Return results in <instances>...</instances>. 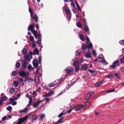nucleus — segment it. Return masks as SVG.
Masks as SVG:
<instances>
[{"label": "nucleus", "mask_w": 124, "mask_h": 124, "mask_svg": "<svg viewBox=\"0 0 124 124\" xmlns=\"http://www.w3.org/2000/svg\"><path fill=\"white\" fill-rule=\"evenodd\" d=\"M34 24L30 25L28 27V29L29 31H31V32L33 33L34 36L36 38L40 39L41 35L40 33L37 34V31L34 29Z\"/></svg>", "instance_id": "obj_1"}, {"label": "nucleus", "mask_w": 124, "mask_h": 124, "mask_svg": "<svg viewBox=\"0 0 124 124\" xmlns=\"http://www.w3.org/2000/svg\"><path fill=\"white\" fill-rule=\"evenodd\" d=\"M79 36L80 39L81 40L84 41L85 39L87 40L86 43L88 45L87 46H92V44L90 42V39L88 37L86 36L85 38L84 35L82 34H79Z\"/></svg>", "instance_id": "obj_2"}, {"label": "nucleus", "mask_w": 124, "mask_h": 124, "mask_svg": "<svg viewBox=\"0 0 124 124\" xmlns=\"http://www.w3.org/2000/svg\"><path fill=\"white\" fill-rule=\"evenodd\" d=\"M31 113H30L25 116L21 118H19L18 120V121L17 123V124H21L24 122L25 121L28 119L30 116L31 115Z\"/></svg>", "instance_id": "obj_3"}, {"label": "nucleus", "mask_w": 124, "mask_h": 124, "mask_svg": "<svg viewBox=\"0 0 124 124\" xmlns=\"http://www.w3.org/2000/svg\"><path fill=\"white\" fill-rule=\"evenodd\" d=\"M29 11L30 13V15L31 19H33L35 20L36 22H38V17L37 14L33 12V10L31 9V8L29 7Z\"/></svg>", "instance_id": "obj_4"}, {"label": "nucleus", "mask_w": 124, "mask_h": 124, "mask_svg": "<svg viewBox=\"0 0 124 124\" xmlns=\"http://www.w3.org/2000/svg\"><path fill=\"white\" fill-rule=\"evenodd\" d=\"M65 10L67 13L66 17L67 18H68L69 21H70L71 17V13L68 7H66L65 8Z\"/></svg>", "instance_id": "obj_5"}, {"label": "nucleus", "mask_w": 124, "mask_h": 124, "mask_svg": "<svg viewBox=\"0 0 124 124\" xmlns=\"http://www.w3.org/2000/svg\"><path fill=\"white\" fill-rule=\"evenodd\" d=\"M97 61L101 62L104 65H106L108 64V63L105 60L104 58L98 57H97Z\"/></svg>", "instance_id": "obj_6"}, {"label": "nucleus", "mask_w": 124, "mask_h": 124, "mask_svg": "<svg viewBox=\"0 0 124 124\" xmlns=\"http://www.w3.org/2000/svg\"><path fill=\"white\" fill-rule=\"evenodd\" d=\"M65 72H66L68 74H73L74 72L73 69L72 67H70L69 68H66L64 70Z\"/></svg>", "instance_id": "obj_7"}, {"label": "nucleus", "mask_w": 124, "mask_h": 124, "mask_svg": "<svg viewBox=\"0 0 124 124\" xmlns=\"http://www.w3.org/2000/svg\"><path fill=\"white\" fill-rule=\"evenodd\" d=\"M84 61V60L83 59H78L77 61H74V62L73 63L72 65L75 66L77 64H81Z\"/></svg>", "instance_id": "obj_8"}, {"label": "nucleus", "mask_w": 124, "mask_h": 124, "mask_svg": "<svg viewBox=\"0 0 124 124\" xmlns=\"http://www.w3.org/2000/svg\"><path fill=\"white\" fill-rule=\"evenodd\" d=\"M19 75L23 78H25L27 76L26 73L24 71H20L18 72Z\"/></svg>", "instance_id": "obj_9"}, {"label": "nucleus", "mask_w": 124, "mask_h": 124, "mask_svg": "<svg viewBox=\"0 0 124 124\" xmlns=\"http://www.w3.org/2000/svg\"><path fill=\"white\" fill-rule=\"evenodd\" d=\"M119 62L118 60L115 61L113 62V64L111 66L112 68H115L117 66V64Z\"/></svg>", "instance_id": "obj_10"}, {"label": "nucleus", "mask_w": 124, "mask_h": 124, "mask_svg": "<svg viewBox=\"0 0 124 124\" xmlns=\"http://www.w3.org/2000/svg\"><path fill=\"white\" fill-rule=\"evenodd\" d=\"M84 28L85 31L88 34H89L90 33L89 29L87 24L86 23V24H84Z\"/></svg>", "instance_id": "obj_11"}, {"label": "nucleus", "mask_w": 124, "mask_h": 124, "mask_svg": "<svg viewBox=\"0 0 124 124\" xmlns=\"http://www.w3.org/2000/svg\"><path fill=\"white\" fill-rule=\"evenodd\" d=\"M86 105L83 106V105L81 104L80 105H78L75 106V110L76 111L79 110L81 109V108L82 107H85Z\"/></svg>", "instance_id": "obj_12"}, {"label": "nucleus", "mask_w": 124, "mask_h": 124, "mask_svg": "<svg viewBox=\"0 0 124 124\" xmlns=\"http://www.w3.org/2000/svg\"><path fill=\"white\" fill-rule=\"evenodd\" d=\"M29 39L32 42V46H35L36 45L35 43V41L34 40V37L33 36H31L30 37Z\"/></svg>", "instance_id": "obj_13"}, {"label": "nucleus", "mask_w": 124, "mask_h": 124, "mask_svg": "<svg viewBox=\"0 0 124 124\" xmlns=\"http://www.w3.org/2000/svg\"><path fill=\"white\" fill-rule=\"evenodd\" d=\"M43 101V100H41L39 101H36L34 103L33 106L34 108H36L37 107L39 104Z\"/></svg>", "instance_id": "obj_14"}, {"label": "nucleus", "mask_w": 124, "mask_h": 124, "mask_svg": "<svg viewBox=\"0 0 124 124\" xmlns=\"http://www.w3.org/2000/svg\"><path fill=\"white\" fill-rule=\"evenodd\" d=\"M42 71V70L41 69L38 68H37L36 72V75L39 74L40 76H41L42 75V74L41 73Z\"/></svg>", "instance_id": "obj_15"}, {"label": "nucleus", "mask_w": 124, "mask_h": 124, "mask_svg": "<svg viewBox=\"0 0 124 124\" xmlns=\"http://www.w3.org/2000/svg\"><path fill=\"white\" fill-rule=\"evenodd\" d=\"M41 58L40 56L39 58L38 59V60L36 59H34L33 61V62H34L37 63L38 64H40L41 63Z\"/></svg>", "instance_id": "obj_16"}, {"label": "nucleus", "mask_w": 124, "mask_h": 124, "mask_svg": "<svg viewBox=\"0 0 124 124\" xmlns=\"http://www.w3.org/2000/svg\"><path fill=\"white\" fill-rule=\"evenodd\" d=\"M54 93V91H49L48 93L46 94L45 96L46 97H48L51 96L53 95Z\"/></svg>", "instance_id": "obj_17"}, {"label": "nucleus", "mask_w": 124, "mask_h": 124, "mask_svg": "<svg viewBox=\"0 0 124 124\" xmlns=\"http://www.w3.org/2000/svg\"><path fill=\"white\" fill-rule=\"evenodd\" d=\"M4 93H2L1 96H2L3 97H1V100L2 101H5L7 99V97L5 96H4Z\"/></svg>", "instance_id": "obj_18"}, {"label": "nucleus", "mask_w": 124, "mask_h": 124, "mask_svg": "<svg viewBox=\"0 0 124 124\" xmlns=\"http://www.w3.org/2000/svg\"><path fill=\"white\" fill-rule=\"evenodd\" d=\"M93 94V93H92L87 94L85 97V99L86 100L90 98L91 97Z\"/></svg>", "instance_id": "obj_19"}, {"label": "nucleus", "mask_w": 124, "mask_h": 124, "mask_svg": "<svg viewBox=\"0 0 124 124\" xmlns=\"http://www.w3.org/2000/svg\"><path fill=\"white\" fill-rule=\"evenodd\" d=\"M87 53L85 55V56L86 58H90L91 57L90 52L89 49H87Z\"/></svg>", "instance_id": "obj_20"}, {"label": "nucleus", "mask_w": 124, "mask_h": 124, "mask_svg": "<svg viewBox=\"0 0 124 124\" xmlns=\"http://www.w3.org/2000/svg\"><path fill=\"white\" fill-rule=\"evenodd\" d=\"M24 58L26 59L30 60L32 58V57L31 55H26L25 56Z\"/></svg>", "instance_id": "obj_21"}, {"label": "nucleus", "mask_w": 124, "mask_h": 124, "mask_svg": "<svg viewBox=\"0 0 124 124\" xmlns=\"http://www.w3.org/2000/svg\"><path fill=\"white\" fill-rule=\"evenodd\" d=\"M37 44L38 45V46H43V45L41 43V40L39 39L37 40Z\"/></svg>", "instance_id": "obj_22"}, {"label": "nucleus", "mask_w": 124, "mask_h": 124, "mask_svg": "<svg viewBox=\"0 0 124 124\" xmlns=\"http://www.w3.org/2000/svg\"><path fill=\"white\" fill-rule=\"evenodd\" d=\"M35 81L36 84H38L39 82V79L38 76H36L35 78Z\"/></svg>", "instance_id": "obj_23"}, {"label": "nucleus", "mask_w": 124, "mask_h": 124, "mask_svg": "<svg viewBox=\"0 0 124 124\" xmlns=\"http://www.w3.org/2000/svg\"><path fill=\"white\" fill-rule=\"evenodd\" d=\"M33 52L34 54H38L39 51L37 48H35V49L34 50Z\"/></svg>", "instance_id": "obj_24"}, {"label": "nucleus", "mask_w": 124, "mask_h": 124, "mask_svg": "<svg viewBox=\"0 0 124 124\" xmlns=\"http://www.w3.org/2000/svg\"><path fill=\"white\" fill-rule=\"evenodd\" d=\"M22 64L24 68H25L26 67V62L25 61L23 60L22 61Z\"/></svg>", "instance_id": "obj_25"}, {"label": "nucleus", "mask_w": 124, "mask_h": 124, "mask_svg": "<svg viewBox=\"0 0 124 124\" xmlns=\"http://www.w3.org/2000/svg\"><path fill=\"white\" fill-rule=\"evenodd\" d=\"M13 84L14 86L16 87H17L19 85L18 83L16 81H13Z\"/></svg>", "instance_id": "obj_26"}, {"label": "nucleus", "mask_w": 124, "mask_h": 124, "mask_svg": "<svg viewBox=\"0 0 124 124\" xmlns=\"http://www.w3.org/2000/svg\"><path fill=\"white\" fill-rule=\"evenodd\" d=\"M76 16L77 20H80L82 18V16L78 14H77L76 15Z\"/></svg>", "instance_id": "obj_27"}, {"label": "nucleus", "mask_w": 124, "mask_h": 124, "mask_svg": "<svg viewBox=\"0 0 124 124\" xmlns=\"http://www.w3.org/2000/svg\"><path fill=\"white\" fill-rule=\"evenodd\" d=\"M92 53L94 56H97V53L95 50H93Z\"/></svg>", "instance_id": "obj_28"}, {"label": "nucleus", "mask_w": 124, "mask_h": 124, "mask_svg": "<svg viewBox=\"0 0 124 124\" xmlns=\"http://www.w3.org/2000/svg\"><path fill=\"white\" fill-rule=\"evenodd\" d=\"M76 25L79 28H81L82 27V24L80 22H78L76 23Z\"/></svg>", "instance_id": "obj_29"}, {"label": "nucleus", "mask_w": 124, "mask_h": 124, "mask_svg": "<svg viewBox=\"0 0 124 124\" xmlns=\"http://www.w3.org/2000/svg\"><path fill=\"white\" fill-rule=\"evenodd\" d=\"M102 84V82H100L97 84H96L95 85V86L96 87H98L100 85H101Z\"/></svg>", "instance_id": "obj_30"}, {"label": "nucleus", "mask_w": 124, "mask_h": 124, "mask_svg": "<svg viewBox=\"0 0 124 124\" xmlns=\"http://www.w3.org/2000/svg\"><path fill=\"white\" fill-rule=\"evenodd\" d=\"M75 3L77 6V8L78 9V10L81 11V9L79 5L78 4L77 2H75Z\"/></svg>", "instance_id": "obj_31"}, {"label": "nucleus", "mask_w": 124, "mask_h": 124, "mask_svg": "<svg viewBox=\"0 0 124 124\" xmlns=\"http://www.w3.org/2000/svg\"><path fill=\"white\" fill-rule=\"evenodd\" d=\"M22 53L23 54H26L27 53L26 49L25 48H24L22 51Z\"/></svg>", "instance_id": "obj_32"}, {"label": "nucleus", "mask_w": 124, "mask_h": 124, "mask_svg": "<svg viewBox=\"0 0 124 124\" xmlns=\"http://www.w3.org/2000/svg\"><path fill=\"white\" fill-rule=\"evenodd\" d=\"M119 44L123 46H124V40H121L119 41Z\"/></svg>", "instance_id": "obj_33"}, {"label": "nucleus", "mask_w": 124, "mask_h": 124, "mask_svg": "<svg viewBox=\"0 0 124 124\" xmlns=\"http://www.w3.org/2000/svg\"><path fill=\"white\" fill-rule=\"evenodd\" d=\"M79 69V66H76L75 71L76 72L78 71Z\"/></svg>", "instance_id": "obj_34"}, {"label": "nucleus", "mask_w": 124, "mask_h": 124, "mask_svg": "<svg viewBox=\"0 0 124 124\" xmlns=\"http://www.w3.org/2000/svg\"><path fill=\"white\" fill-rule=\"evenodd\" d=\"M62 122L61 119H59L58 121L54 124H58Z\"/></svg>", "instance_id": "obj_35"}, {"label": "nucleus", "mask_w": 124, "mask_h": 124, "mask_svg": "<svg viewBox=\"0 0 124 124\" xmlns=\"http://www.w3.org/2000/svg\"><path fill=\"white\" fill-rule=\"evenodd\" d=\"M6 109L7 110L9 111H11L12 109V107L11 106H9L6 108Z\"/></svg>", "instance_id": "obj_36"}, {"label": "nucleus", "mask_w": 124, "mask_h": 124, "mask_svg": "<svg viewBox=\"0 0 124 124\" xmlns=\"http://www.w3.org/2000/svg\"><path fill=\"white\" fill-rule=\"evenodd\" d=\"M87 69V66L86 65L83 66L81 68V69L83 70H86Z\"/></svg>", "instance_id": "obj_37"}, {"label": "nucleus", "mask_w": 124, "mask_h": 124, "mask_svg": "<svg viewBox=\"0 0 124 124\" xmlns=\"http://www.w3.org/2000/svg\"><path fill=\"white\" fill-rule=\"evenodd\" d=\"M20 63L18 62H17L16 63V66L17 68H19L20 67Z\"/></svg>", "instance_id": "obj_38"}, {"label": "nucleus", "mask_w": 124, "mask_h": 124, "mask_svg": "<svg viewBox=\"0 0 124 124\" xmlns=\"http://www.w3.org/2000/svg\"><path fill=\"white\" fill-rule=\"evenodd\" d=\"M14 91H15V89L13 88H10V92L11 93H13L14 92Z\"/></svg>", "instance_id": "obj_39"}, {"label": "nucleus", "mask_w": 124, "mask_h": 124, "mask_svg": "<svg viewBox=\"0 0 124 124\" xmlns=\"http://www.w3.org/2000/svg\"><path fill=\"white\" fill-rule=\"evenodd\" d=\"M66 114V113H65L64 114H63L62 113H61L58 116V117L59 118H60L63 115H64L65 114Z\"/></svg>", "instance_id": "obj_40"}, {"label": "nucleus", "mask_w": 124, "mask_h": 124, "mask_svg": "<svg viewBox=\"0 0 124 124\" xmlns=\"http://www.w3.org/2000/svg\"><path fill=\"white\" fill-rule=\"evenodd\" d=\"M45 115L44 114H42L40 115V119L41 120H42V119L44 117Z\"/></svg>", "instance_id": "obj_41"}, {"label": "nucleus", "mask_w": 124, "mask_h": 124, "mask_svg": "<svg viewBox=\"0 0 124 124\" xmlns=\"http://www.w3.org/2000/svg\"><path fill=\"white\" fill-rule=\"evenodd\" d=\"M80 53L79 52L76 51L75 53V55L77 56H78L80 54Z\"/></svg>", "instance_id": "obj_42"}, {"label": "nucleus", "mask_w": 124, "mask_h": 124, "mask_svg": "<svg viewBox=\"0 0 124 124\" xmlns=\"http://www.w3.org/2000/svg\"><path fill=\"white\" fill-rule=\"evenodd\" d=\"M120 62L122 63L124 62V57L123 56L120 59Z\"/></svg>", "instance_id": "obj_43"}, {"label": "nucleus", "mask_w": 124, "mask_h": 124, "mask_svg": "<svg viewBox=\"0 0 124 124\" xmlns=\"http://www.w3.org/2000/svg\"><path fill=\"white\" fill-rule=\"evenodd\" d=\"M33 64L34 67H37L38 64L33 62Z\"/></svg>", "instance_id": "obj_44"}, {"label": "nucleus", "mask_w": 124, "mask_h": 124, "mask_svg": "<svg viewBox=\"0 0 124 124\" xmlns=\"http://www.w3.org/2000/svg\"><path fill=\"white\" fill-rule=\"evenodd\" d=\"M38 117H36V116H34L32 118L31 120L32 121H34L38 118Z\"/></svg>", "instance_id": "obj_45"}, {"label": "nucleus", "mask_w": 124, "mask_h": 124, "mask_svg": "<svg viewBox=\"0 0 124 124\" xmlns=\"http://www.w3.org/2000/svg\"><path fill=\"white\" fill-rule=\"evenodd\" d=\"M55 85L53 84H49L48 85V86L50 87H51L54 86Z\"/></svg>", "instance_id": "obj_46"}, {"label": "nucleus", "mask_w": 124, "mask_h": 124, "mask_svg": "<svg viewBox=\"0 0 124 124\" xmlns=\"http://www.w3.org/2000/svg\"><path fill=\"white\" fill-rule=\"evenodd\" d=\"M88 70L91 74L94 73L95 72V71L91 70Z\"/></svg>", "instance_id": "obj_47"}, {"label": "nucleus", "mask_w": 124, "mask_h": 124, "mask_svg": "<svg viewBox=\"0 0 124 124\" xmlns=\"http://www.w3.org/2000/svg\"><path fill=\"white\" fill-rule=\"evenodd\" d=\"M32 98H31L29 99V103L28 104V105H29L32 102Z\"/></svg>", "instance_id": "obj_48"}, {"label": "nucleus", "mask_w": 124, "mask_h": 124, "mask_svg": "<svg viewBox=\"0 0 124 124\" xmlns=\"http://www.w3.org/2000/svg\"><path fill=\"white\" fill-rule=\"evenodd\" d=\"M17 72L16 71H15L13 72L12 73V74L14 76L16 74Z\"/></svg>", "instance_id": "obj_49"}, {"label": "nucleus", "mask_w": 124, "mask_h": 124, "mask_svg": "<svg viewBox=\"0 0 124 124\" xmlns=\"http://www.w3.org/2000/svg\"><path fill=\"white\" fill-rule=\"evenodd\" d=\"M18 79L19 80V82H20L22 83L23 82V79L22 78H20Z\"/></svg>", "instance_id": "obj_50"}, {"label": "nucleus", "mask_w": 124, "mask_h": 124, "mask_svg": "<svg viewBox=\"0 0 124 124\" xmlns=\"http://www.w3.org/2000/svg\"><path fill=\"white\" fill-rule=\"evenodd\" d=\"M7 118L6 116H4L3 117L2 119V120L3 121H4Z\"/></svg>", "instance_id": "obj_51"}, {"label": "nucleus", "mask_w": 124, "mask_h": 124, "mask_svg": "<svg viewBox=\"0 0 124 124\" xmlns=\"http://www.w3.org/2000/svg\"><path fill=\"white\" fill-rule=\"evenodd\" d=\"M115 90L114 89H113L110 90H108L107 91L108 93L111 92H114Z\"/></svg>", "instance_id": "obj_52"}, {"label": "nucleus", "mask_w": 124, "mask_h": 124, "mask_svg": "<svg viewBox=\"0 0 124 124\" xmlns=\"http://www.w3.org/2000/svg\"><path fill=\"white\" fill-rule=\"evenodd\" d=\"M72 3L71 4V6L73 7L74 8H75V5L74 4L72 3L73 2H72Z\"/></svg>", "instance_id": "obj_53"}, {"label": "nucleus", "mask_w": 124, "mask_h": 124, "mask_svg": "<svg viewBox=\"0 0 124 124\" xmlns=\"http://www.w3.org/2000/svg\"><path fill=\"white\" fill-rule=\"evenodd\" d=\"M72 109H71L69 110H67L66 112V113H70Z\"/></svg>", "instance_id": "obj_54"}, {"label": "nucleus", "mask_w": 124, "mask_h": 124, "mask_svg": "<svg viewBox=\"0 0 124 124\" xmlns=\"http://www.w3.org/2000/svg\"><path fill=\"white\" fill-rule=\"evenodd\" d=\"M112 75L111 74H109L108 75V78H110L111 77H112Z\"/></svg>", "instance_id": "obj_55"}, {"label": "nucleus", "mask_w": 124, "mask_h": 124, "mask_svg": "<svg viewBox=\"0 0 124 124\" xmlns=\"http://www.w3.org/2000/svg\"><path fill=\"white\" fill-rule=\"evenodd\" d=\"M16 102H14L12 103V105H15L16 104Z\"/></svg>", "instance_id": "obj_56"}, {"label": "nucleus", "mask_w": 124, "mask_h": 124, "mask_svg": "<svg viewBox=\"0 0 124 124\" xmlns=\"http://www.w3.org/2000/svg\"><path fill=\"white\" fill-rule=\"evenodd\" d=\"M31 65H28V70H30L31 68Z\"/></svg>", "instance_id": "obj_57"}, {"label": "nucleus", "mask_w": 124, "mask_h": 124, "mask_svg": "<svg viewBox=\"0 0 124 124\" xmlns=\"http://www.w3.org/2000/svg\"><path fill=\"white\" fill-rule=\"evenodd\" d=\"M15 99L13 98H10L9 99V101H13Z\"/></svg>", "instance_id": "obj_58"}, {"label": "nucleus", "mask_w": 124, "mask_h": 124, "mask_svg": "<svg viewBox=\"0 0 124 124\" xmlns=\"http://www.w3.org/2000/svg\"><path fill=\"white\" fill-rule=\"evenodd\" d=\"M26 97H28V98H29V99L31 98L30 97L28 94H27L26 95Z\"/></svg>", "instance_id": "obj_59"}, {"label": "nucleus", "mask_w": 124, "mask_h": 124, "mask_svg": "<svg viewBox=\"0 0 124 124\" xmlns=\"http://www.w3.org/2000/svg\"><path fill=\"white\" fill-rule=\"evenodd\" d=\"M45 99L46 100V101L47 102H49V99L47 98H45Z\"/></svg>", "instance_id": "obj_60"}, {"label": "nucleus", "mask_w": 124, "mask_h": 124, "mask_svg": "<svg viewBox=\"0 0 124 124\" xmlns=\"http://www.w3.org/2000/svg\"><path fill=\"white\" fill-rule=\"evenodd\" d=\"M121 85V87L123 86H124V83H120V84L118 85Z\"/></svg>", "instance_id": "obj_61"}, {"label": "nucleus", "mask_w": 124, "mask_h": 124, "mask_svg": "<svg viewBox=\"0 0 124 124\" xmlns=\"http://www.w3.org/2000/svg\"><path fill=\"white\" fill-rule=\"evenodd\" d=\"M115 75L117 77V78H119L120 77H118V74L117 73L115 74Z\"/></svg>", "instance_id": "obj_62"}, {"label": "nucleus", "mask_w": 124, "mask_h": 124, "mask_svg": "<svg viewBox=\"0 0 124 124\" xmlns=\"http://www.w3.org/2000/svg\"><path fill=\"white\" fill-rule=\"evenodd\" d=\"M95 115L96 116H98L99 115V113L97 112H95Z\"/></svg>", "instance_id": "obj_63"}, {"label": "nucleus", "mask_w": 124, "mask_h": 124, "mask_svg": "<svg viewBox=\"0 0 124 124\" xmlns=\"http://www.w3.org/2000/svg\"><path fill=\"white\" fill-rule=\"evenodd\" d=\"M28 108H25L23 110V111H24V112H25L27 110Z\"/></svg>", "instance_id": "obj_64"}]
</instances>
